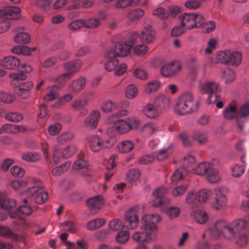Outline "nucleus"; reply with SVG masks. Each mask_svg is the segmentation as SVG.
<instances>
[{
    "instance_id": "14",
    "label": "nucleus",
    "mask_w": 249,
    "mask_h": 249,
    "mask_svg": "<svg viewBox=\"0 0 249 249\" xmlns=\"http://www.w3.org/2000/svg\"><path fill=\"white\" fill-rule=\"evenodd\" d=\"M26 194L28 196H32L34 202L38 204H42L44 203L47 200L48 196L46 192L42 191L37 186H33L27 189Z\"/></svg>"
},
{
    "instance_id": "56",
    "label": "nucleus",
    "mask_w": 249,
    "mask_h": 249,
    "mask_svg": "<svg viewBox=\"0 0 249 249\" xmlns=\"http://www.w3.org/2000/svg\"><path fill=\"white\" fill-rule=\"evenodd\" d=\"M77 148L74 145H70L62 152V155L65 158H69L76 152Z\"/></svg>"
},
{
    "instance_id": "41",
    "label": "nucleus",
    "mask_w": 249,
    "mask_h": 249,
    "mask_svg": "<svg viewBox=\"0 0 249 249\" xmlns=\"http://www.w3.org/2000/svg\"><path fill=\"white\" fill-rule=\"evenodd\" d=\"M36 48H12L11 52L18 55L31 56Z\"/></svg>"
},
{
    "instance_id": "6",
    "label": "nucleus",
    "mask_w": 249,
    "mask_h": 249,
    "mask_svg": "<svg viewBox=\"0 0 249 249\" xmlns=\"http://www.w3.org/2000/svg\"><path fill=\"white\" fill-rule=\"evenodd\" d=\"M195 161V158L192 156L187 155L184 158L183 166L176 170L171 178L173 185H177L178 181L182 179L187 175L188 172L187 168L191 167Z\"/></svg>"
},
{
    "instance_id": "30",
    "label": "nucleus",
    "mask_w": 249,
    "mask_h": 249,
    "mask_svg": "<svg viewBox=\"0 0 249 249\" xmlns=\"http://www.w3.org/2000/svg\"><path fill=\"white\" fill-rule=\"evenodd\" d=\"M211 166L212 164L209 162H201L193 169V171L196 175L203 176L206 174Z\"/></svg>"
},
{
    "instance_id": "15",
    "label": "nucleus",
    "mask_w": 249,
    "mask_h": 249,
    "mask_svg": "<svg viewBox=\"0 0 249 249\" xmlns=\"http://www.w3.org/2000/svg\"><path fill=\"white\" fill-rule=\"evenodd\" d=\"M132 240L138 243L146 244L154 241L156 239L155 233L142 230L135 232L132 235Z\"/></svg>"
},
{
    "instance_id": "28",
    "label": "nucleus",
    "mask_w": 249,
    "mask_h": 249,
    "mask_svg": "<svg viewBox=\"0 0 249 249\" xmlns=\"http://www.w3.org/2000/svg\"><path fill=\"white\" fill-rule=\"evenodd\" d=\"M185 202L193 208H198L200 204L196 198V191L194 190L189 191L185 197Z\"/></svg>"
},
{
    "instance_id": "33",
    "label": "nucleus",
    "mask_w": 249,
    "mask_h": 249,
    "mask_svg": "<svg viewBox=\"0 0 249 249\" xmlns=\"http://www.w3.org/2000/svg\"><path fill=\"white\" fill-rule=\"evenodd\" d=\"M13 40L17 43L25 44L30 42L31 38L29 35L27 33L20 32L14 36Z\"/></svg>"
},
{
    "instance_id": "43",
    "label": "nucleus",
    "mask_w": 249,
    "mask_h": 249,
    "mask_svg": "<svg viewBox=\"0 0 249 249\" xmlns=\"http://www.w3.org/2000/svg\"><path fill=\"white\" fill-rule=\"evenodd\" d=\"M119 105L117 102L110 100L105 101L102 106V110L104 112L115 111L119 109Z\"/></svg>"
},
{
    "instance_id": "11",
    "label": "nucleus",
    "mask_w": 249,
    "mask_h": 249,
    "mask_svg": "<svg viewBox=\"0 0 249 249\" xmlns=\"http://www.w3.org/2000/svg\"><path fill=\"white\" fill-rule=\"evenodd\" d=\"M167 192V189L163 187L155 190L153 192L154 199L151 202V206L157 207L167 206L169 203V199L164 196Z\"/></svg>"
},
{
    "instance_id": "4",
    "label": "nucleus",
    "mask_w": 249,
    "mask_h": 249,
    "mask_svg": "<svg viewBox=\"0 0 249 249\" xmlns=\"http://www.w3.org/2000/svg\"><path fill=\"white\" fill-rule=\"evenodd\" d=\"M139 208L135 207L127 211L125 214V224H123L122 221L115 219L109 223V227L113 231H118L122 229L124 226L127 229H133L136 228L139 223L138 211Z\"/></svg>"
},
{
    "instance_id": "12",
    "label": "nucleus",
    "mask_w": 249,
    "mask_h": 249,
    "mask_svg": "<svg viewBox=\"0 0 249 249\" xmlns=\"http://www.w3.org/2000/svg\"><path fill=\"white\" fill-rule=\"evenodd\" d=\"M155 36L156 32L153 29L151 19H145L144 20L143 29L140 35L141 42L149 44L154 41Z\"/></svg>"
},
{
    "instance_id": "42",
    "label": "nucleus",
    "mask_w": 249,
    "mask_h": 249,
    "mask_svg": "<svg viewBox=\"0 0 249 249\" xmlns=\"http://www.w3.org/2000/svg\"><path fill=\"white\" fill-rule=\"evenodd\" d=\"M0 236L10 238L12 241H17V234L14 233L9 228L0 225Z\"/></svg>"
},
{
    "instance_id": "48",
    "label": "nucleus",
    "mask_w": 249,
    "mask_h": 249,
    "mask_svg": "<svg viewBox=\"0 0 249 249\" xmlns=\"http://www.w3.org/2000/svg\"><path fill=\"white\" fill-rule=\"evenodd\" d=\"M74 137V134L70 131L62 133L57 138V140L60 144H64L68 141H71Z\"/></svg>"
},
{
    "instance_id": "13",
    "label": "nucleus",
    "mask_w": 249,
    "mask_h": 249,
    "mask_svg": "<svg viewBox=\"0 0 249 249\" xmlns=\"http://www.w3.org/2000/svg\"><path fill=\"white\" fill-rule=\"evenodd\" d=\"M181 66L178 61H173L162 65L160 68L161 74L164 77L170 78L176 75L181 70Z\"/></svg>"
},
{
    "instance_id": "59",
    "label": "nucleus",
    "mask_w": 249,
    "mask_h": 249,
    "mask_svg": "<svg viewBox=\"0 0 249 249\" xmlns=\"http://www.w3.org/2000/svg\"><path fill=\"white\" fill-rule=\"evenodd\" d=\"M223 78L226 83H230L235 79V73L231 69L226 70L223 72Z\"/></svg>"
},
{
    "instance_id": "18",
    "label": "nucleus",
    "mask_w": 249,
    "mask_h": 249,
    "mask_svg": "<svg viewBox=\"0 0 249 249\" xmlns=\"http://www.w3.org/2000/svg\"><path fill=\"white\" fill-rule=\"evenodd\" d=\"M20 65L19 59L14 56L8 55L0 59V66L5 70H14Z\"/></svg>"
},
{
    "instance_id": "7",
    "label": "nucleus",
    "mask_w": 249,
    "mask_h": 249,
    "mask_svg": "<svg viewBox=\"0 0 249 249\" xmlns=\"http://www.w3.org/2000/svg\"><path fill=\"white\" fill-rule=\"evenodd\" d=\"M83 63L81 60L74 59L72 61L65 63L64 68L66 72L60 75L57 79L58 83L71 79L73 75L80 70Z\"/></svg>"
},
{
    "instance_id": "8",
    "label": "nucleus",
    "mask_w": 249,
    "mask_h": 249,
    "mask_svg": "<svg viewBox=\"0 0 249 249\" xmlns=\"http://www.w3.org/2000/svg\"><path fill=\"white\" fill-rule=\"evenodd\" d=\"M202 91L209 94L207 103L208 104H213L215 102L220 96L218 94L221 90L219 85L214 81H207L202 84L201 87Z\"/></svg>"
},
{
    "instance_id": "24",
    "label": "nucleus",
    "mask_w": 249,
    "mask_h": 249,
    "mask_svg": "<svg viewBox=\"0 0 249 249\" xmlns=\"http://www.w3.org/2000/svg\"><path fill=\"white\" fill-rule=\"evenodd\" d=\"M100 117V112L98 110H93L86 118L84 124L89 128H94L97 126Z\"/></svg>"
},
{
    "instance_id": "39",
    "label": "nucleus",
    "mask_w": 249,
    "mask_h": 249,
    "mask_svg": "<svg viewBox=\"0 0 249 249\" xmlns=\"http://www.w3.org/2000/svg\"><path fill=\"white\" fill-rule=\"evenodd\" d=\"M21 159L27 162H36L40 160V156L36 152H25L22 154Z\"/></svg>"
},
{
    "instance_id": "62",
    "label": "nucleus",
    "mask_w": 249,
    "mask_h": 249,
    "mask_svg": "<svg viewBox=\"0 0 249 249\" xmlns=\"http://www.w3.org/2000/svg\"><path fill=\"white\" fill-rule=\"evenodd\" d=\"M234 238L237 245L241 247H245L248 242V238L245 234H238Z\"/></svg>"
},
{
    "instance_id": "35",
    "label": "nucleus",
    "mask_w": 249,
    "mask_h": 249,
    "mask_svg": "<svg viewBox=\"0 0 249 249\" xmlns=\"http://www.w3.org/2000/svg\"><path fill=\"white\" fill-rule=\"evenodd\" d=\"M143 112L149 118H155L159 115L157 108L151 104H148L143 108Z\"/></svg>"
},
{
    "instance_id": "44",
    "label": "nucleus",
    "mask_w": 249,
    "mask_h": 249,
    "mask_svg": "<svg viewBox=\"0 0 249 249\" xmlns=\"http://www.w3.org/2000/svg\"><path fill=\"white\" fill-rule=\"evenodd\" d=\"M144 12L141 9H136L129 11L127 14V18L131 21H135L141 19L144 15Z\"/></svg>"
},
{
    "instance_id": "1",
    "label": "nucleus",
    "mask_w": 249,
    "mask_h": 249,
    "mask_svg": "<svg viewBox=\"0 0 249 249\" xmlns=\"http://www.w3.org/2000/svg\"><path fill=\"white\" fill-rule=\"evenodd\" d=\"M249 227V214L244 219H236L231 223L224 220L217 221L213 227L206 230L203 238L209 236L213 240L216 239L220 235L229 240H233L241 231Z\"/></svg>"
},
{
    "instance_id": "46",
    "label": "nucleus",
    "mask_w": 249,
    "mask_h": 249,
    "mask_svg": "<svg viewBox=\"0 0 249 249\" xmlns=\"http://www.w3.org/2000/svg\"><path fill=\"white\" fill-rule=\"evenodd\" d=\"M5 119L10 122L18 123L21 122L23 119V116L18 112H10L5 115Z\"/></svg>"
},
{
    "instance_id": "60",
    "label": "nucleus",
    "mask_w": 249,
    "mask_h": 249,
    "mask_svg": "<svg viewBox=\"0 0 249 249\" xmlns=\"http://www.w3.org/2000/svg\"><path fill=\"white\" fill-rule=\"evenodd\" d=\"M178 139L181 142L183 146H190L192 145V141L188 135L185 132H181L178 135Z\"/></svg>"
},
{
    "instance_id": "29",
    "label": "nucleus",
    "mask_w": 249,
    "mask_h": 249,
    "mask_svg": "<svg viewBox=\"0 0 249 249\" xmlns=\"http://www.w3.org/2000/svg\"><path fill=\"white\" fill-rule=\"evenodd\" d=\"M229 61L228 65H231L233 67H238L241 62L242 59V54L239 52H230L229 55Z\"/></svg>"
},
{
    "instance_id": "25",
    "label": "nucleus",
    "mask_w": 249,
    "mask_h": 249,
    "mask_svg": "<svg viewBox=\"0 0 249 249\" xmlns=\"http://www.w3.org/2000/svg\"><path fill=\"white\" fill-rule=\"evenodd\" d=\"M170 105V98L164 94L159 96L155 101V106L160 110H166Z\"/></svg>"
},
{
    "instance_id": "10",
    "label": "nucleus",
    "mask_w": 249,
    "mask_h": 249,
    "mask_svg": "<svg viewBox=\"0 0 249 249\" xmlns=\"http://www.w3.org/2000/svg\"><path fill=\"white\" fill-rule=\"evenodd\" d=\"M115 142V138L112 137L102 142L98 136L93 135L90 137L89 140L90 148L94 152H98L103 148H109Z\"/></svg>"
},
{
    "instance_id": "21",
    "label": "nucleus",
    "mask_w": 249,
    "mask_h": 249,
    "mask_svg": "<svg viewBox=\"0 0 249 249\" xmlns=\"http://www.w3.org/2000/svg\"><path fill=\"white\" fill-rule=\"evenodd\" d=\"M214 207L216 210L219 209L221 207L225 206L227 203V197L221 189H216L214 191Z\"/></svg>"
},
{
    "instance_id": "36",
    "label": "nucleus",
    "mask_w": 249,
    "mask_h": 249,
    "mask_svg": "<svg viewBox=\"0 0 249 249\" xmlns=\"http://www.w3.org/2000/svg\"><path fill=\"white\" fill-rule=\"evenodd\" d=\"M192 214L194 216L196 221L201 224L206 223L208 219L207 213L199 210H195Z\"/></svg>"
},
{
    "instance_id": "51",
    "label": "nucleus",
    "mask_w": 249,
    "mask_h": 249,
    "mask_svg": "<svg viewBox=\"0 0 249 249\" xmlns=\"http://www.w3.org/2000/svg\"><path fill=\"white\" fill-rule=\"evenodd\" d=\"M129 239V232L127 231H119L116 237V242L119 244H124Z\"/></svg>"
},
{
    "instance_id": "53",
    "label": "nucleus",
    "mask_w": 249,
    "mask_h": 249,
    "mask_svg": "<svg viewBox=\"0 0 249 249\" xmlns=\"http://www.w3.org/2000/svg\"><path fill=\"white\" fill-rule=\"evenodd\" d=\"M24 203L25 204L19 207L17 211L23 215H29L33 213V209L27 204V200L26 199H24Z\"/></svg>"
},
{
    "instance_id": "61",
    "label": "nucleus",
    "mask_w": 249,
    "mask_h": 249,
    "mask_svg": "<svg viewBox=\"0 0 249 249\" xmlns=\"http://www.w3.org/2000/svg\"><path fill=\"white\" fill-rule=\"evenodd\" d=\"M166 213L169 217L174 218L179 215L180 210L177 207H169L166 208Z\"/></svg>"
},
{
    "instance_id": "26",
    "label": "nucleus",
    "mask_w": 249,
    "mask_h": 249,
    "mask_svg": "<svg viewBox=\"0 0 249 249\" xmlns=\"http://www.w3.org/2000/svg\"><path fill=\"white\" fill-rule=\"evenodd\" d=\"M173 149L172 146H170L167 148H163L154 154V157L159 161H162L169 158L172 154Z\"/></svg>"
},
{
    "instance_id": "45",
    "label": "nucleus",
    "mask_w": 249,
    "mask_h": 249,
    "mask_svg": "<svg viewBox=\"0 0 249 249\" xmlns=\"http://www.w3.org/2000/svg\"><path fill=\"white\" fill-rule=\"evenodd\" d=\"M16 205V201L11 198L2 197L0 198V206L8 210L14 208Z\"/></svg>"
},
{
    "instance_id": "27",
    "label": "nucleus",
    "mask_w": 249,
    "mask_h": 249,
    "mask_svg": "<svg viewBox=\"0 0 249 249\" xmlns=\"http://www.w3.org/2000/svg\"><path fill=\"white\" fill-rule=\"evenodd\" d=\"M85 77L81 76L78 79L73 80L71 82L69 87L72 91L77 92L85 88Z\"/></svg>"
},
{
    "instance_id": "31",
    "label": "nucleus",
    "mask_w": 249,
    "mask_h": 249,
    "mask_svg": "<svg viewBox=\"0 0 249 249\" xmlns=\"http://www.w3.org/2000/svg\"><path fill=\"white\" fill-rule=\"evenodd\" d=\"M87 166V162L86 160L84 159L83 154H80L78 156L77 160L73 163L72 168L75 170L84 169L87 171L89 169Z\"/></svg>"
},
{
    "instance_id": "58",
    "label": "nucleus",
    "mask_w": 249,
    "mask_h": 249,
    "mask_svg": "<svg viewBox=\"0 0 249 249\" xmlns=\"http://www.w3.org/2000/svg\"><path fill=\"white\" fill-rule=\"evenodd\" d=\"M100 21L96 18H89L86 20V23L84 27L86 28H95L99 26Z\"/></svg>"
},
{
    "instance_id": "5",
    "label": "nucleus",
    "mask_w": 249,
    "mask_h": 249,
    "mask_svg": "<svg viewBox=\"0 0 249 249\" xmlns=\"http://www.w3.org/2000/svg\"><path fill=\"white\" fill-rule=\"evenodd\" d=\"M178 18L181 26L188 30L200 28L205 23L204 17L198 13H184Z\"/></svg>"
},
{
    "instance_id": "37",
    "label": "nucleus",
    "mask_w": 249,
    "mask_h": 249,
    "mask_svg": "<svg viewBox=\"0 0 249 249\" xmlns=\"http://www.w3.org/2000/svg\"><path fill=\"white\" fill-rule=\"evenodd\" d=\"M196 198L199 201V204L201 203L206 202L211 196V191L207 189H202L198 191H196Z\"/></svg>"
},
{
    "instance_id": "23",
    "label": "nucleus",
    "mask_w": 249,
    "mask_h": 249,
    "mask_svg": "<svg viewBox=\"0 0 249 249\" xmlns=\"http://www.w3.org/2000/svg\"><path fill=\"white\" fill-rule=\"evenodd\" d=\"M1 11L3 13V18L18 19L20 18L21 10L18 7H8Z\"/></svg>"
},
{
    "instance_id": "34",
    "label": "nucleus",
    "mask_w": 249,
    "mask_h": 249,
    "mask_svg": "<svg viewBox=\"0 0 249 249\" xmlns=\"http://www.w3.org/2000/svg\"><path fill=\"white\" fill-rule=\"evenodd\" d=\"M218 171L213 167V165L210 168V170L206 173L207 180L211 183H215L220 180V177L218 174Z\"/></svg>"
},
{
    "instance_id": "64",
    "label": "nucleus",
    "mask_w": 249,
    "mask_h": 249,
    "mask_svg": "<svg viewBox=\"0 0 249 249\" xmlns=\"http://www.w3.org/2000/svg\"><path fill=\"white\" fill-rule=\"evenodd\" d=\"M188 186L187 184H184L176 187L172 190V195L175 197L182 195L187 190Z\"/></svg>"
},
{
    "instance_id": "52",
    "label": "nucleus",
    "mask_w": 249,
    "mask_h": 249,
    "mask_svg": "<svg viewBox=\"0 0 249 249\" xmlns=\"http://www.w3.org/2000/svg\"><path fill=\"white\" fill-rule=\"evenodd\" d=\"M138 94V90L134 85H128L125 89V96L128 99H133Z\"/></svg>"
},
{
    "instance_id": "17",
    "label": "nucleus",
    "mask_w": 249,
    "mask_h": 249,
    "mask_svg": "<svg viewBox=\"0 0 249 249\" xmlns=\"http://www.w3.org/2000/svg\"><path fill=\"white\" fill-rule=\"evenodd\" d=\"M249 117V103H247L242 105L236 113V125L240 130L243 129Z\"/></svg>"
},
{
    "instance_id": "38",
    "label": "nucleus",
    "mask_w": 249,
    "mask_h": 249,
    "mask_svg": "<svg viewBox=\"0 0 249 249\" xmlns=\"http://www.w3.org/2000/svg\"><path fill=\"white\" fill-rule=\"evenodd\" d=\"M134 146L133 142L130 140H124L118 144V148L121 153H127L131 151Z\"/></svg>"
},
{
    "instance_id": "40",
    "label": "nucleus",
    "mask_w": 249,
    "mask_h": 249,
    "mask_svg": "<svg viewBox=\"0 0 249 249\" xmlns=\"http://www.w3.org/2000/svg\"><path fill=\"white\" fill-rule=\"evenodd\" d=\"M229 55H230V51L227 50L218 51L216 54V60L220 64H228Z\"/></svg>"
},
{
    "instance_id": "54",
    "label": "nucleus",
    "mask_w": 249,
    "mask_h": 249,
    "mask_svg": "<svg viewBox=\"0 0 249 249\" xmlns=\"http://www.w3.org/2000/svg\"><path fill=\"white\" fill-rule=\"evenodd\" d=\"M85 23L86 20L84 19L76 20L71 22L68 27L70 30L75 31L84 27Z\"/></svg>"
},
{
    "instance_id": "57",
    "label": "nucleus",
    "mask_w": 249,
    "mask_h": 249,
    "mask_svg": "<svg viewBox=\"0 0 249 249\" xmlns=\"http://www.w3.org/2000/svg\"><path fill=\"white\" fill-rule=\"evenodd\" d=\"M153 14L161 20L166 19L169 16L168 12L165 9L161 7L158 8L153 10Z\"/></svg>"
},
{
    "instance_id": "32",
    "label": "nucleus",
    "mask_w": 249,
    "mask_h": 249,
    "mask_svg": "<svg viewBox=\"0 0 249 249\" xmlns=\"http://www.w3.org/2000/svg\"><path fill=\"white\" fill-rule=\"evenodd\" d=\"M140 172L137 169H130L126 174L125 180L132 185L139 178Z\"/></svg>"
},
{
    "instance_id": "22",
    "label": "nucleus",
    "mask_w": 249,
    "mask_h": 249,
    "mask_svg": "<svg viewBox=\"0 0 249 249\" xmlns=\"http://www.w3.org/2000/svg\"><path fill=\"white\" fill-rule=\"evenodd\" d=\"M18 70L19 72L10 74V78L17 80H23L26 78V75L25 73L31 72L32 68L30 65L24 63L21 64L20 66L18 68Z\"/></svg>"
},
{
    "instance_id": "20",
    "label": "nucleus",
    "mask_w": 249,
    "mask_h": 249,
    "mask_svg": "<svg viewBox=\"0 0 249 249\" xmlns=\"http://www.w3.org/2000/svg\"><path fill=\"white\" fill-rule=\"evenodd\" d=\"M104 204L103 199L101 196H96L87 200V206L90 209L93 214L96 213Z\"/></svg>"
},
{
    "instance_id": "47",
    "label": "nucleus",
    "mask_w": 249,
    "mask_h": 249,
    "mask_svg": "<svg viewBox=\"0 0 249 249\" xmlns=\"http://www.w3.org/2000/svg\"><path fill=\"white\" fill-rule=\"evenodd\" d=\"M237 111L235 106L230 105L228 107L225 109L223 112L224 118L228 120L236 119Z\"/></svg>"
},
{
    "instance_id": "16",
    "label": "nucleus",
    "mask_w": 249,
    "mask_h": 249,
    "mask_svg": "<svg viewBox=\"0 0 249 249\" xmlns=\"http://www.w3.org/2000/svg\"><path fill=\"white\" fill-rule=\"evenodd\" d=\"M139 35L136 32L130 34L125 39V40H119L118 38L114 37L112 41L114 47L119 46L120 47L124 45L125 47H146L143 44H137V39Z\"/></svg>"
},
{
    "instance_id": "3",
    "label": "nucleus",
    "mask_w": 249,
    "mask_h": 249,
    "mask_svg": "<svg viewBox=\"0 0 249 249\" xmlns=\"http://www.w3.org/2000/svg\"><path fill=\"white\" fill-rule=\"evenodd\" d=\"M199 105V101L195 100L192 93L186 92L178 97L175 105V110L180 115H188L196 112Z\"/></svg>"
},
{
    "instance_id": "63",
    "label": "nucleus",
    "mask_w": 249,
    "mask_h": 249,
    "mask_svg": "<svg viewBox=\"0 0 249 249\" xmlns=\"http://www.w3.org/2000/svg\"><path fill=\"white\" fill-rule=\"evenodd\" d=\"M245 171L244 166L238 164H234L232 167V176L238 178L241 176Z\"/></svg>"
},
{
    "instance_id": "50",
    "label": "nucleus",
    "mask_w": 249,
    "mask_h": 249,
    "mask_svg": "<svg viewBox=\"0 0 249 249\" xmlns=\"http://www.w3.org/2000/svg\"><path fill=\"white\" fill-rule=\"evenodd\" d=\"M160 83L157 80H153L148 83L145 89V92L150 94L156 91L160 88Z\"/></svg>"
},
{
    "instance_id": "19",
    "label": "nucleus",
    "mask_w": 249,
    "mask_h": 249,
    "mask_svg": "<svg viewBox=\"0 0 249 249\" xmlns=\"http://www.w3.org/2000/svg\"><path fill=\"white\" fill-rule=\"evenodd\" d=\"M130 129V125L128 122L123 119H119L114 122V126L108 128L107 131V133L109 134L110 132L113 131L120 133H125L128 132Z\"/></svg>"
},
{
    "instance_id": "49",
    "label": "nucleus",
    "mask_w": 249,
    "mask_h": 249,
    "mask_svg": "<svg viewBox=\"0 0 249 249\" xmlns=\"http://www.w3.org/2000/svg\"><path fill=\"white\" fill-rule=\"evenodd\" d=\"M70 161H67L60 166L56 167L52 171V173L55 176H58L66 171L71 165Z\"/></svg>"
},
{
    "instance_id": "55",
    "label": "nucleus",
    "mask_w": 249,
    "mask_h": 249,
    "mask_svg": "<svg viewBox=\"0 0 249 249\" xmlns=\"http://www.w3.org/2000/svg\"><path fill=\"white\" fill-rule=\"evenodd\" d=\"M193 137L195 141H197L200 144H203L207 141L206 133L201 131H196L195 132Z\"/></svg>"
},
{
    "instance_id": "2",
    "label": "nucleus",
    "mask_w": 249,
    "mask_h": 249,
    "mask_svg": "<svg viewBox=\"0 0 249 249\" xmlns=\"http://www.w3.org/2000/svg\"><path fill=\"white\" fill-rule=\"evenodd\" d=\"M126 48H110L104 55L103 61L104 69L108 71H114L115 75L120 76L126 71L127 66L124 63L119 64L118 57H123L128 54L129 50Z\"/></svg>"
},
{
    "instance_id": "9",
    "label": "nucleus",
    "mask_w": 249,
    "mask_h": 249,
    "mask_svg": "<svg viewBox=\"0 0 249 249\" xmlns=\"http://www.w3.org/2000/svg\"><path fill=\"white\" fill-rule=\"evenodd\" d=\"M161 218L157 214H148L144 215L141 220L142 230L148 231V232L155 233L157 232L158 229L157 224L160 222Z\"/></svg>"
}]
</instances>
